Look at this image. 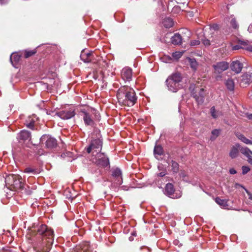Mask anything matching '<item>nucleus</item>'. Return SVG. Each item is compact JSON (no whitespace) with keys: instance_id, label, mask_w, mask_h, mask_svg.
<instances>
[{"instance_id":"1","label":"nucleus","mask_w":252,"mask_h":252,"mask_svg":"<svg viewBox=\"0 0 252 252\" xmlns=\"http://www.w3.org/2000/svg\"><path fill=\"white\" fill-rule=\"evenodd\" d=\"M117 97L120 105L128 107L133 106L137 99L134 90L128 86L120 87L117 91Z\"/></svg>"},{"instance_id":"2","label":"nucleus","mask_w":252,"mask_h":252,"mask_svg":"<svg viewBox=\"0 0 252 252\" xmlns=\"http://www.w3.org/2000/svg\"><path fill=\"white\" fill-rule=\"evenodd\" d=\"M37 232V234L42 236L43 239H47V242H43L42 244L38 246V251L39 252H49L50 245L53 241L54 232L53 230L49 228L45 224H41L38 227Z\"/></svg>"},{"instance_id":"3","label":"nucleus","mask_w":252,"mask_h":252,"mask_svg":"<svg viewBox=\"0 0 252 252\" xmlns=\"http://www.w3.org/2000/svg\"><path fill=\"white\" fill-rule=\"evenodd\" d=\"M5 185L12 190L18 191L23 189L24 184L22 178L18 174H11L5 177Z\"/></svg>"},{"instance_id":"4","label":"nucleus","mask_w":252,"mask_h":252,"mask_svg":"<svg viewBox=\"0 0 252 252\" xmlns=\"http://www.w3.org/2000/svg\"><path fill=\"white\" fill-rule=\"evenodd\" d=\"M182 77L180 73H175L169 76L166 80L168 90L172 92H177L181 88L180 83Z\"/></svg>"},{"instance_id":"5","label":"nucleus","mask_w":252,"mask_h":252,"mask_svg":"<svg viewBox=\"0 0 252 252\" xmlns=\"http://www.w3.org/2000/svg\"><path fill=\"white\" fill-rule=\"evenodd\" d=\"M102 141L99 138L94 139L91 141L90 145L86 148V151L88 153L92 152L94 155V153H97L100 152L102 149Z\"/></svg>"},{"instance_id":"6","label":"nucleus","mask_w":252,"mask_h":252,"mask_svg":"<svg viewBox=\"0 0 252 252\" xmlns=\"http://www.w3.org/2000/svg\"><path fill=\"white\" fill-rule=\"evenodd\" d=\"M239 83L241 87L245 88L252 83V67L247 68V71L240 78Z\"/></svg>"},{"instance_id":"7","label":"nucleus","mask_w":252,"mask_h":252,"mask_svg":"<svg viewBox=\"0 0 252 252\" xmlns=\"http://www.w3.org/2000/svg\"><path fill=\"white\" fill-rule=\"evenodd\" d=\"M75 109L72 107H65L64 109L55 113V115L63 120H68L75 116Z\"/></svg>"},{"instance_id":"8","label":"nucleus","mask_w":252,"mask_h":252,"mask_svg":"<svg viewBox=\"0 0 252 252\" xmlns=\"http://www.w3.org/2000/svg\"><path fill=\"white\" fill-rule=\"evenodd\" d=\"M40 143L41 145H45L48 148H54L56 147L57 142L55 138L48 135H43L40 139Z\"/></svg>"},{"instance_id":"9","label":"nucleus","mask_w":252,"mask_h":252,"mask_svg":"<svg viewBox=\"0 0 252 252\" xmlns=\"http://www.w3.org/2000/svg\"><path fill=\"white\" fill-rule=\"evenodd\" d=\"M95 163L97 165L103 167H106L110 165L108 158L104 153L100 152L96 153Z\"/></svg>"},{"instance_id":"10","label":"nucleus","mask_w":252,"mask_h":252,"mask_svg":"<svg viewBox=\"0 0 252 252\" xmlns=\"http://www.w3.org/2000/svg\"><path fill=\"white\" fill-rule=\"evenodd\" d=\"M81 112L85 125L93 127L95 123L92 114L85 110H81Z\"/></svg>"},{"instance_id":"11","label":"nucleus","mask_w":252,"mask_h":252,"mask_svg":"<svg viewBox=\"0 0 252 252\" xmlns=\"http://www.w3.org/2000/svg\"><path fill=\"white\" fill-rule=\"evenodd\" d=\"M94 58V52L86 49H83L80 54V58L84 63H88L92 62Z\"/></svg>"},{"instance_id":"12","label":"nucleus","mask_w":252,"mask_h":252,"mask_svg":"<svg viewBox=\"0 0 252 252\" xmlns=\"http://www.w3.org/2000/svg\"><path fill=\"white\" fill-rule=\"evenodd\" d=\"M132 70L128 67H124L121 71L122 78L125 82H129L132 79Z\"/></svg>"},{"instance_id":"13","label":"nucleus","mask_w":252,"mask_h":252,"mask_svg":"<svg viewBox=\"0 0 252 252\" xmlns=\"http://www.w3.org/2000/svg\"><path fill=\"white\" fill-rule=\"evenodd\" d=\"M245 147H241L239 143L235 144L230 150L229 153V157L232 159L237 158L239 155V152H241V149Z\"/></svg>"},{"instance_id":"14","label":"nucleus","mask_w":252,"mask_h":252,"mask_svg":"<svg viewBox=\"0 0 252 252\" xmlns=\"http://www.w3.org/2000/svg\"><path fill=\"white\" fill-rule=\"evenodd\" d=\"M112 176L116 181L117 185H121L123 183L122 173L120 169L117 168L113 170Z\"/></svg>"},{"instance_id":"15","label":"nucleus","mask_w":252,"mask_h":252,"mask_svg":"<svg viewBox=\"0 0 252 252\" xmlns=\"http://www.w3.org/2000/svg\"><path fill=\"white\" fill-rule=\"evenodd\" d=\"M17 138L19 142L30 141L31 139V134L28 130H23L18 134Z\"/></svg>"},{"instance_id":"16","label":"nucleus","mask_w":252,"mask_h":252,"mask_svg":"<svg viewBox=\"0 0 252 252\" xmlns=\"http://www.w3.org/2000/svg\"><path fill=\"white\" fill-rule=\"evenodd\" d=\"M251 41L248 40H239L238 44L232 47L233 50H237L240 49H244L249 51Z\"/></svg>"},{"instance_id":"17","label":"nucleus","mask_w":252,"mask_h":252,"mask_svg":"<svg viewBox=\"0 0 252 252\" xmlns=\"http://www.w3.org/2000/svg\"><path fill=\"white\" fill-rule=\"evenodd\" d=\"M228 63L226 62H219L213 65L215 71L219 73H221L226 70L228 68Z\"/></svg>"},{"instance_id":"18","label":"nucleus","mask_w":252,"mask_h":252,"mask_svg":"<svg viewBox=\"0 0 252 252\" xmlns=\"http://www.w3.org/2000/svg\"><path fill=\"white\" fill-rule=\"evenodd\" d=\"M243 67V64L239 61H233L231 65V69L236 73H240Z\"/></svg>"},{"instance_id":"19","label":"nucleus","mask_w":252,"mask_h":252,"mask_svg":"<svg viewBox=\"0 0 252 252\" xmlns=\"http://www.w3.org/2000/svg\"><path fill=\"white\" fill-rule=\"evenodd\" d=\"M241 153L248 158V162L252 165V151L248 147H245L241 149Z\"/></svg>"},{"instance_id":"20","label":"nucleus","mask_w":252,"mask_h":252,"mask_svg":"<svg viewBox=\"0 0 252 252\" xmlns=\"http://www.w3.org/2000/svg\"><path fill=\"white\" fill-rule=\"evenodd\" d=\"M175 191V189L173 184L168 183L166 185L164 189V193L169 197H172V196Z\"/></svg>"},{"instance_id":"21","label":"nucleus","mask_w":252,"mask_h":252,"mask_svg":"<svg viewBox=\"0 0 252 252\" xmlns=\"http://www.w3.org/2000/svg\"><path fill=\"white\" fill-rule=\"evenodd\" d=\"M171 41L174 45H179L182 41V36L179 33H176L171 37Z\"/></svg>"},{"instance_id":"22","label":"nucleus","mask_w":252,"mask_h":252,"mask_svg":"<svg viewBox=\"0 0 252 252\" xmlns=\"http://www.w3.org/2000/svg\"><path fill=\"white\" fill-rule=\"evenodd\" d=\"M21 58V55L18 54L17 53H12L10 56V62L12 65L14 67H16L17 63L20 61Z\"/></svg>"},{"instance_id":"23","label":"nucleus","mask_w":252,"mask_h":252,"mask_svg":"<svg viewBox=\"0 0 252 252\" xmlns=\"http://www.w3.org/2000/svg\"><path fill=\"white\" fill-rule=\"evenodd\" d=\"M154 153L155 158L158 159H160L159 157L162 155L163 151L162 147L160 145H156L154 150Z\"/></svg>"},{"instance_id":"24","label":"nucleus","mask_w":252,"mask_h":252,"mask_svg":"<svg viewBox=\"0 0 252 252\" xmlns=\"http://www.w3.org/2000/svg\"><path fill=\"white\" fill-rule=\"evenodd\" d=\"M162 25L165 28H170L173 26L174 22L172 19L167 17L163 20Z\"/></svg>"},{"instance_id":"25","label":"nucleus","mask_w":252,"mask_h":252,"mask_svg":"<svg viewBox=\"0 0 252 252\" xmlns=\"http://www.w3.org/2000/svg\"><path fill=\"white\" fill-rule=\"evenodd\" d=\"M202 30L204 31L205 32L207 31L208 30L210 31H217L219 30V26L217 24H213V25H206L205 26H204L203 28H200Z\"/></svg>"},{"instance_id":"26","label":"nucleus","mask_w":252,"mask_h":252,"mask_svg":"<svg viewBox=\"0 0 252 252\" xmlns=\"http://www.w3.org/2000/svg\"><path fill=\"white\" fill-rule=\"evenodd\" d=\"M215 201L223 209H226L228 207L227 200L226 199H221L217 197L215 199Z\"/></svg>"},{"instance_id":"27","label":"nucleus","mask_w":252,"mask_h":252,"mask_svg":"<svg viewBox=\"0 0 252 252\" xmlns=\"http://www.w3.org/2000/svg\"><path fill=\"white\" fill-rule=\"evenodd\" d=\"M210 113L211 116L214 119L218 118V117L222 115V112L219 110L217 111L215 109V106H213L211 108Z\"/></svg>"},{"instance_id":"28","label":"nucleus","mask_w":252,"mask_h":252,"mask_svg":"<svg viewBox=\"0 0 252 252\" xmlns=\"http://www.w3.org/2000/svg\"><path fill=\"white\" fill-rule=\"evenodd\" d=\"M187 59L189 63L190 67L193 70H195L198 66V63L196 60L194 58H191L190 57H188Z\"/></svg>"},{"instance_id":"29","label":"nucleus","mask_w":252,"mask_h":252,"mask_svg":"<svg viewBox=\"0 0 252 252\" xmlns=\"http://www.w3.org/2000/svg\"><path fill=\"white\" fill-rule=\"evenodd\" d=\"M34 120L31 117H29L26 121V125L28 128L33 129L34 127Z\"/></svg>"},{"instance_id":"30","label":"nucleus","mask_w":252,"mask_h":252,"mask_svg":"<svg viewBox=\"0 0 252 252\" xmlns=\"http://www.w3.org/2000/svg\"><path fill=\"white\" fill-rule=\"evenodd\" d=\"M225 84L228 90L230 91H233L234 89V83L232 79H228L226 80Z\"/></svg>"},{"instance_id":"31","label":"nucleus","mask_w":252,"mask_h":252,"mask_svg":"<svg viewBox=\"0 0 252 252\" xmlns=\"http://www.w3.org/2000/svg\"><path fill=\"white\" fill-rule=\"evenodd\" d=\"M171 167H172V170L175 172L177 173L179 171V164L173 160L171 161Z\"/></svg>"},{"instance_id":"32","label":"nucleus","mask_w":252,"mask_h":252,"mask_svg":"<svg viewBox=\"0 0 252 252\" xmlns=\"http://www.w3.org/2000/svg\"><path fill=\"white\" fill-rule=\"evenodd\" d=\"M212 135L210 137V139L212 141L214 140L219 136L220 133V130L218 129H215L212 131Z\"/></svg>"},{"instance_id":"33","label":"nucleus","mask_w":252,"mask_h":252,"mask_svg":"<svg viewBox=\"0 0 252 252\" xmlns=\"http://www.w3.org/2000/svg\"><path fill=\"white\" fill-rule=\"evenodd\" d=\"M230 25L234 30H238L239 24L235 18L231 19L230 21Z\"/></svg>"},{"instance_id":"34","label":"nucleus","mask_w":252,"mask_h":252,"mask_svg":"<svg viewBox=\"0 0 252 252\" xmlns=\"http://www.w3.org/2000/svg\"><path fill=\"white\" fill-rule=\"evenodd\" d=\"M36 52L35 50H25L24 57L25 58H28L29 57L33 55Z\"/></svg>"},{"instance_id":"35","label":"nucleus","mask_w":252,"mask_h":252,"mask_svg":"<svg viewBox=\"0 0 252 252\" xmlns=\"http://www.w3.org/2000/svg\"><path fill=\"white\" fill-rule=\"evenodd\" d=\"M184 52H175L172 53V56L173 58H174L176 60L179 59L183 55Z\"/></svg>"},{"instance_id":"36","label":"nucleus","mask_w":252,"mask_h":252,"mask_svg":"<svg viewBox=\"0 0 252 252\" xmlns=\"http://www.w3.org/2000/svg\"><path fill=\"white\" fill-rule=\"evenodd\" d=\"M194 97L195 98V100L198 104H200L203 103L204 101V95L203 94H201L200 96H197V95H195L194 96Z\"/></svg>"},{"instance_id":"37","label":"nucleus","mask_w":252,"mask_h":252,"mask_svg":"<svg viewBox=\"0 0 252 252\" xmlns=\"http://www.w3.org/2000/svg\"><path fill=\"white\" fill-rule=\"evenodd\" d=\"M24 172L26 173H32L33 174H35L37 173L36 170L31 167H27L25 168L24 170Z\"/></svg>"},{"instance_id":"38","label":"nucleus","mask_w":252,"mask_h":252,"mask_svg":"<svg viewBox=\"0 0 252 252\" xmlns=\"http://www.w3.org/2000/svg\"><path fill=\"white\" fill-rule=\"evenodd\" d=\"M242 174L245 175L250 171V168L248 166H243L242 167Z\"/></svg>"},{"instance_id":"39","label":"nucleus","mask_w":252,"mask_h":252,"mask_svg":"<svg viewBox=\"0 0 252 252\" xmlns=\"http://www.w3.org/2000/svg\"><path fill=\"white\" fill-rule=\"evenodd\" d=\"M200 42L199 40H193L190 41V45L191 46H196L199 45Z\"/></svg>"},{"instance_id":"40","label":"nucleus","mask_w":252,"mask_h":252,"mask_svg":"<svg viewBox=\"0 0 252 252\" xmlns=\"http://www.w3.org/2000/svg\"><path fill=\"white\" fill-rule=\"evenodd\" d=\"M201 41H202L203 44L205 46H208L210 44V40L208 39H206V38L201 39Z\"/></svg>"},{"instance_id":"41","label":"nucleus","mask_w":252,"mask_h":252,"mask_svg":"<svg viewBox=\"0 0 252 252\" xmlns=\"http://www.w3.org/2000/svg\"><path fill=\"white\" fill-rule=\"evenodd\" d=\"M166 174V170L165 169H163V170H162V171L161 172H159V173H158L157 175L158 176L162 177L164 176Z\"/></svg>"},{"instance_id":"42","label":"nucleus","mask_w":252,"mask_h":252,"mask_svg":"<svg viewBox=\"0 0 252 252\" xmlns=\"http://www.w3.org/2000/svg\"><path fill=\"white\" fill-rule=\"evenodd\" d=\"M229 173L231 174H235L237 173V171L236 170L234 169V168H230L229 169Z\"/></svg>"},{"instance_id":"43","label":"nucleus","mask_w":252,"mask_h":252,"mask_svg":"<svg viewBox=\"0 0 252 252\" xmlns=\"http://www.w3.org/2000/svg\"><path fill=\"white\" fill-rule=\"evenodd\" d=\"M245 190L249 196V198L251 200H252V194L250 192H249L247 189H245Z\"/></svg>"},{"instance_id":"44","label":"nucleus","mask_w":252,"mask_h":252,"mask_svg":"<svg viewBox=\"0 0 252 252\" xmlns=\"http://www.w3.org/2000/svg\"><path fill=\"white\" fill-rule=\"evenodd\" d=\"M8 0H0V5L6 4L8 2Z\"/></svg>"},{"instance_id":"45","label":"nucleus","mask_w":252,"mask_h":252,"mask_svg":"<svg viewBox=\"0 0 252 252\" xmlns=\"http://www.w3.org/2000/svg\"><path fill=\"white\" fill-rule=\"evenodd\" d=\"M203 92H204V89H201L200 90V92L199 93V95L198 96H200V95H201V94H203L204 95Z\"/></svg>"},{"instance_id":"46","label":"nucleus","mask_w":252,"mask_h":252,"mask_svg":"<svg viewBox=\"0 0 252 252\" xmlns=\"http://www.w3.org/2000/svg\"><path fill=\"white\" fill-rule=\"evenodd\" d=\"M249 51L252 52V41H251L250 47H249Z\"/></svg>"},{"instance_id":"47","label":"nucleus","mask_w":252,"mask_h":252,"mask_svg":"<svg viewBox=\"0 0 252 252\" xmlns=\"http://www.w3.org/2000/svg\"><path fill=\"white\" fill-rule=\"evenodd\" d=\"M247 118H248L249 120H252V114H248V115H247Z\"/></svg>"},{"instance_id":"48","label":"nucleus","mask_w":252,"mask_h":252,"mask_svg":"<svg viewBox=\"0 0 252 252\" xmlns=\"http://www.w3.org/2000/svg\"><path fill=\"white\" fill-rule=\"evenodd\" d=\"M248 31L249 32H252V24L249 26Z\"/></svg>"},{"instance_id":"49","label":"nucleus","mask_w":252,"mask_h":252,"mask_svg":"<svg viewBox=\"0 0 252 252\" xmlns=\"http://www.w3.org/2000/svg\"><path fill=\"white\" fill-rule=\"evenodd\" d=\"M177 242H178V241L177 240H175V241H174V244H177Z\"/></svg>"}]
</instances>
